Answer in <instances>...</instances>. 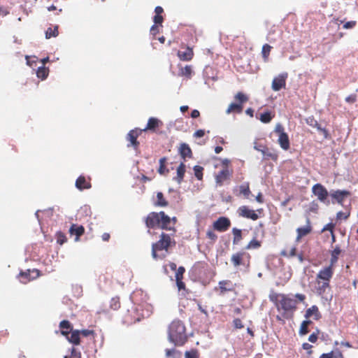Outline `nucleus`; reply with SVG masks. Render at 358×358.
Returning <instances> with one entry per match:
<instances>
[{"label": "nucleus", "instance_id": "obj_37", "mask_svg": "<svg viewBox=\"0 0 358 358\" xmlns=\"http://www.w3.org/2000/svg\"><path fill=\"white\" fill-rule=\"evenodd\" d=\"M275 115L270 111H266L260 114L259 120L263 123H269L274 117Z\"/></svg>", "mask_w": 358, "mask_h": 358}, {"label": "nucleus", "instance_id": "obj_14", "mask_svg": "<svg viewBox=\"0 0 358 358\" xmlns=\"http://www.w3.org/2000/svg\"><path fill=\"white\" fill-rule=\"evenodd\" d=\"M287 76V73H283L275 77L271 84L272 90L275 92H278L282 88H285Z\"/></svg>", "mask_w": 358, "mask_h": 358}, {"label": "nucleus", "instance_id": "obj_41", "mask_svg": "<svg viewBox=\"0 0 358 358\" xmlns=\"http://www.w3.org/2000/svg\"><path fill=\"white\" fill-rule=\"evenodd\" d=\"M49 73V69L45 66L38 67L36 71V75L38 78L42 80L45 79Z\"/></svg>", "mask_w": 358, "mask_h": 358}, {"label": "nucleus", "instance_id": "obj_34", "mask_svg": "<svg viewBox=\"0 0 358 358\" xmlns=\"http://www.w3.org/2000/svg\"><path fill=\"white\" fill-rule=\"evenodd\" d=\"M141 320V317H134L133 315H124V317L122 320V322L124 324L129 325L133 323H136V322H140Z\"/></svg>", "mask_w": 358, "mask_h": 358}, {"label": "nucleus", "instance_id": "obj_9", "mask_svg": "<svg viewBox=\"0 0 358 358\" xmlns=\"http://www.w3.org/2000/svg\"><path fill=\"white\" fill-rule=\"evenodd\" d=\"M141 134L142 130L138 128L129 131L126 136L127 141L129 142L127 147H132L135 150H137L140 145L137 138Z\"/></svg>", "mask_w": 358, "mask_h": 358}, {"label": "nucleus", "instance_id": "obj_55", "mask_svg": "<svg viewBox=\"0 0 358 358\" xmlns=\"http://www.w3.org/2000/svg\"><path fill=\"white\" fill-rule=\"evenodd\" d=\"M334 227H335V224L332 223V222H329L328 224H327L322 229V231H329L331 234H332V232H334Z\"/></svg>", "mask_w": 358, "mask_h": 358}, {"label": "nucleus", "instance_id": "obj_13", "mask_svg": "<svg viewBox=\"0 0 358 358\" xmlns=\"http://www.w3.org/2000/svg\"><path fill=\"white\" fill-rule=\"evenodd\" d=\"M231 224V221L228 217H220L213 222V227L214 230L220 232H224L229 229Z\"/></svg>", "mask_w": 358, "mask_h": 358}, {"label": "nucleus", "instance_id": "obj_11", "mask_svg": "<svg viewBox=\"0 0 358 358\" xmlns=\"http://www.w3.org/2000/svg\"><path fill=\"white\" fill-rule=\"evenodd\" d=\"M334 273V268L331 266H327L319 271L315 279L322 281L328 282L330 284L331 279L332 278Z\"/></svg>", "mask_w": 358, "mask_h": 358}, {"label": "nucleus", "instance_id": "obj_51", "mask_svg": "<svg viewBox=\"0 0 358 358\" xmlns=\"http://www.w3.org/2000/svg\"><path fill=\"white\" fill-rule=\"evenodd\" d=\"M319 210V204L315 201H313L309 203L308 211L313 213H317Z\"/></svg>", "mask_w": 358, "mask_h": 358}, {"label": "nucleus", "instance_id": "obj_12", "mask_svg": "<svg viewBox=\"0 0 358 358\" xmlns=\"http://www.w3.org/2000/svg\"><path fill=\"white\" fill-rule=\"evenodd\" d=\"M250 255L243 252H238L232 255L231 262L235 267L241 265L249 264Z\"/></svg>", "mask_w": 358, "mask_h": 358}, {"label": "nucleus", "instance_id": "obj_3", "mask_svg": "<svg viewBox=\"0 0 358 358\" xmlns=\"http://www.w3.org/2000/svg\"><path fill=\"white\" fill-rule=\"evenodd\" d=\"M269 299L275 304L279 310L293 312L296 310L298 304L296 299L283 294L272 293L269 295Z\"/></svg>", "mask_w": 358, "mask_h": 358}, {"label": "nucleus", "instance_id": "obj_42", "mask_svg": "<svg viewBox=\"0 0 358 358\" xmlns=\"http://www.w3.org/2000/svg\"><path fill=\"white\" fill-rule=\"evenodd\" d=\"M166 158L162 157L159 159V167L158 169V172L161 175L166 174L169 172V170L166 167Z\"/></svg>", "mask_w": 358, "mask_h": 358}, {"label": "nucleus", "instance_id": "obj_20", "mask_svg": "<svg viewBox=\"0 0 358 358\" xmlns=\"http://www.w3.org/2000/svg\"><path fill=\"white\" fill-rule=\"evenodd\" d=\"M90 180V178H86L85 176H80L76 180V188L80 191L91 188L92 185Z\"/></svg>", "mask_w": 358, "mask_h": 358}, {"label": "nucleus", "instance_id": "obj_59", "mask_svg": "<svg viewBox=\"0 0 358 358\" xmlns=\"http://www.w3.org/2000/svg\"><path fill=\"white\" fill-rule=\"evenodd\" d=\"M330 352L333 353V358H343L342 352L338 349L332 350Z\"/></svg>", "mask_w": 358, "mask_h": 358}, {"label": "nucleus", "instance_id": "obj_6", "mask_svg": "<svg viewBox=\"0 0 358 358\" xmlns=\"http://www.w3.org/2000/svg\"><path fill=\"white\" fill-rule=\"evenodd\" d=\"M312 193L321 202L328 206L330 201L328 199L329 195L327 189L320 183H316L312 187Z\"/></svg>", "mask_w": 358, "mask_h": 358}, {"label": "nucleus", "instance_id": "obj_8", "mask_svg": "<svg viewBox=\"0 0 358 358\" xmlns=\"http://www.w3.org/2000/svg\"><path fill=\"white\" fill-rule=\"evenodd\" d=\"M332 201V203L335 202L343 206L346 198L351 196V192L346 189L331 190L329 194Z\"/></svg>", "mask_w": 358, "mask_h": 358}, {"label": "nucleus", "instance_id": "obj_52", "mask_svg": "<svg viewBox=\"0 0 358 358\" xmlns=\"http://www.w3.org/2000/svg\"><path fill=\"white\" fill-rule=\"evenodd\" d=\"M350 211H348V212H342V211H339L336 213V219L337 220H347L348 219V217H350Z\"/></svg>", "mask_w": 358, "mask_h": 358}, {"label": "nucleus", "instance_id": "obj_2", "mask_svg": "<svg viewBox=\"0 0 358 358\" xmlns=\"http://www.w3.org/2000/svg\"><path fill=\"white\" fill-rule=\"evenodd\" d=\"M168 340L175 346H182L187 341L186 329L182 322L173 321L169 327Z\"/></svg>", "mask_w": 358, "mask_h": 358}, {"label": "nucleus", "instance_id": "obj_7", "mask_svg": "<svg viewBox=\"0 0 358 358\" xmlns=\"http://www.w3.org/2000/svg\"><path fill=\"white\" fill-rule=\"evenodd\" d=\"M274 131L278 136V143L280 148L284 150H288L290 148V142L288 134L285 131L284 127L280 124H278Z\"/></svg>", "mask_w": 358, "mask_h": 358}, {"label": "nucleus", "instance_id": "obj_31", "mask_svg": "<svg viewBox=\"0 0 358 358\" xmlns=\"http://www.w3.org/2000/svg\"><path fill=\"white\" fill-rule=\"evenodd\" d=\"M185 173V165L183 162H181L177 168V176L176 180L178 183H181L183 180Z\"/></svg>", "mask_w": 358, "mask_h": 358}, {"label": "nucleus", "instance_id": "obj_21", "mask_svg": "<svg viewBox=\"0 0 358 358\" xmlns=\"http://www.w3.org/2000/svg\"><path fill=\"white\" fill-rule=\"evenodd\" d=\"M69 231L71 235L76 236L75 241H78L80 240V237L85 233V228L82 225L72 224Z\"/></svg>", "mask_w": 358, "mask_h": 358}, {"label": "nucleus", "instance_id": "obj_19", "mask_svg": "<svg viewBox=\"0 0 358 358\" xmlns=\"http://www.w3.org/2000/svg\"><path fill=\"white\" fill-rule=\"evenodd\" d=\"M231 174V170L230 171L227 167H224L215 176L216 183L220 186L222 185L224 181L229 179Z\"/></svg>", "mask_w": 358, "mask_h": 358}, {"label": "nucleus", "instance_id": "obj_28", "mask_svg": "<svg viewBox=\"0 0 358 358\" xmlns=\"http://www.w3.org/2000/svg\"><path fill=\"white\" fill-rule=\"evenodd\" d=\"M61 333L62 335L66 336L69 335L70 332L73 330L71 323L67 320H63L59 324Z\"/></svg>", "mask_w": 358, "mask_h": 358}, {"label": "nucleus", "instance_id": "obj_1", "mask_svg": "<svg viewBox=\"0 0 358 358\" xmlns=\"http://www.w3.org/2000/svg\"><path fill=\"white\" fill-rule=\"evenodd\" d=\"M164 230L171 231L170 234L162 232L159 240L152 245V257L155 259H164L169 254L170 250L176 247L175 234L176 233V224L178 222L176 217H170L163 213Z\"/></svg>", "mask_w": 358, "mask_h": 358}, {"label": "nucleus", "instance_id": "obj_48", "mask_svg": "<svg viewBox=\"0 0 358 358\" xmlns=\"http://www.w3.org/2000/svg\"><path fill=\"white\" fill-rule=\"evenodd\" d=\"M57 243L62 245L67 241V238L65 234L62 231H58L56 234Z\"/></svg>", "mask_w": 358, "mask_h": 358}, {"label": "nucleus", "instance_id": "obj_5", "mask_svg": "<svg viewBox=\"0 0 358 358\" xmlns=\"http://www.w3.org/2000/svg\"><path fill=\"white\" fill-rule=\"evenodd\" d=\"M163 213H165L164 211L150 213L145 218L146 227L149 229L159 228L164 230Z\"/></svg>", "mask_w": 358, "mask_h": 358}, {"label": "nucleus", "instance_id": "obj_30", "mask_svg": "<svg viewBox=\"0 0 358 358\" xmlns=\"http://www.w3.org/2000/svg\"><path fill=\"white\" fill-rule=\"evenodd\" d=\"M296 241H299L302 237L307 236L311 232V227L310 225H307L304 227H299L296 229Z\"/></svg>", "mask_w": 358, "mask_h": 358}, {"label": "nucleus", "instance_id": "obj_39", "mask_svg": "<svg viewBox=\"0 0 358 358\" xmlns=\"http://www.w3.org/2000/svg\"><path fill=\"white\" fill-rule=\"evenodd\" d=\"M232 234L234 235L233 244L237 245L242 240V231L237 228H233Z\"/></svg>", "mask_w": 358, "mask_h": 358}, {"label": "nucleus", "instance_id": "obj_22", "mask_svg": "<svg viewBox=\"0 0 358 358\" xmlns=\"http://www.w3.org/2000/svg\"><path fill=\"white\" fill-rule=\"evenodd\" d=\"M179 153L183 159L192 157V151L188 144L182 143L179 147Z\"/></svg>", "mask_w": 358, "mask_h": 358}, {"label": "nucleus", "instance_id": "obj_61", "mask_svg": "<svg viewBox=\"0 0 358 358\" xmlns=\"http://www.w3.org/2000/svg\"><path fill=\"white\" fill-rule=\"evenodd\" d=\"M273 317L275 318L276 320L284 322L285 319H288L289 315H272Z\"/></svg>", "mask_w": 358, "mask_h": 358}, {"label": "nucleus", "instance_id": "obj_35", "mask_svg": "<svg viewBox=\"0 0 358 358\" xmlns=\"http://www.w3.org/2000/svg\"><path fill=\"white\" fill-rule=\"evenodd\" d=\"M168 204H169V203L164 198L163 193L161 192H157V201L155 203V205L157 206H160V207H166L168 206Z\"/></svg>", "mask_w": 358, "mask_h": 358}, {"label": "nucleus", "instance_id": "obj_16", "mask_svg": "<svg viewBox=\"0 0 358 358\" xmlns=\"http://www.w3.org/2000/svg\"><path fill=\"white\" fill-rule=\"evenodd\" d=\"M39 274L40 272L37 269H28L26 271H21L19 274L20 281L24 284H26L30 280L38 277Z\"/></svg>", "mask_w": 358, "mask_h": 358}, {"label": "nucleus", "instance_id": "obj_60", "mask_svg": "<svg viewBox=\"0 0 358 358\" xmlns=\"http://www.w3.org/2000/svg\"><path fill=\"white\" fill-rule=\"evenodd\" d=\"M159 32V29L157 24H153L150 28V34L153 36H156Z\"/></svg>", "mask_w": 358, "mask_h": 358}, {"label": "nucleus", "instance_id": "obj_53", "mask_svg": "<svg viewBox=\"0 0 358 358\" xmlns=\"http://www.w3.org/2000/svg\"><path fill=\"white\" fill-rule=\"evenodd\" d=\"M185 272V269L183 266H180L176 273V279H182L183 274Z\"/></svg>", "mask_w": 358, "mask_h": 358}, {"label": "nucleus", "instance_id": "obj_36", "mask_svg": "<svg viewBox=\"0 0 358 358\" xmlns=\"http://www.w3.org/2000/svg\"><path fill=\"white\" fill-rule=\"evenodd\" d=\"M192 73V66L189 65H186L184 67H180L179 69V76H185L186 78H190Z\"/></svg>", "mask_w": 358, "mask_h": 358}, {"label": "nucleus", "instance_id": "obj_33", "mask_svg": "<svg viewBox=\"0 0 358 358\" xmlns=\"http://www.w3.org/2000/svg\"><path fill=\"white\" fill-rule=\"evenodd\" d=\"M272 50V46L266 43L262 48V56L264 62H268L269 55Z\"/></svg>", "mask_w": 358, "mask_h": 358}, {"label": "nucleus", "instance_id": "obj_54", "mask_svg": "<svg viewBox=\"0 0 358 358\" xmlns=\"http://www.w3.org/2000/svg\"><path fill=\"white\" fill-rule=\"evenodd\" d=\"M71 358H81V352L74 347L71 349Z\"/></svg>", "mask_w": 358, "mask_h": 358}, {"label": "nucleus", "instance_id": "obj_27", "mask_svg": "<svg viewBox=\"0 0 358 358\" xmlns=\"http://www.w3.org/2000/svg\"><path fill=\"white\" fill-rule=\"evenodd\" d=\"M341 253V250L340 246L336 245L334 249L331 252V259H330V264L329 266H331L334 268L335 264L338 262V256Z\"/></svg>", "mask_w": 358, "mask_h": 358}, {"label": "nucleus", "instance_id": "obj_43", "mask_svg": "<svg viewBox=\"0 0 358 358\" xmlns=\"http://www.w3.org/2000/svg\"><path fill=\"white\" fill-rule=\"evenodd\" d=\"M261 245H262L261 241L257 240L256 238H253L246 245L245 249H247V250L257 249V248H260Z\"/></svg>", "mask_w": 358, "mask_h": 358}, {"label": "nucleus", "instance_id": "obj_62", "mask_svg": "<svg viewBox=\"0 0 358 358\" xmlns=\"http://www.w3.org/2000/svg\"><path fill=\"white\" fill-rule=\"evenodd\" d=\"M176 280L179 290L185 289V284L182 282V279H176Z\"/></svg>", "mask_w": 358, "mask_h": 358}, {"label": "nucleus", "instance_id": "obj_56", "mask_svg": "<svg viewBox=\"0 0 358 358\" xmlns=\"http://www.w3.org/2000/svg\"><path fill=\"white\" fill-rule=\"evenodd\" d=\"M80 334L85 337H87L91 335L93 336L94 334V331L90 329H83L80 331Z\"/></svg>", "mask_w": 358, "mask_h": 358}, {"label": "nucleus", "instance_id": "obj_25", "mask_svg": "<svg viewBox=\"0 0 358 358\" xmlns=\"http://www.w3.org/2000/svg\"><path fill=\"white\" fill-rule=\"evenodd\" d=\"M263 154L264 158L265 159H272L273 161H277L278 158V152L271 150L268 148H264L263 150H259Z\"/></svg>", "mask_w": 358, "mask_h": 358}, {"label": "nucleus", "instance_id": "obj_40", "mask_svg": "<svg viewBox=\"0 0 358 358\" xmlns=\"http://www.w3.org/2000/svg\"><path fill=\"white\" fill-rule=\"evenodd\" d=\"M311 323L312 322L308 320L303 321L300 327L299 334L301 336L307 334L309 332L308 325Z\"/></svg>", "mask_w": 358, "mask_h": 358}, {"label": "nucleus", "instance_id": "obj_18", "mask_svg": "<svg viewBox=\"0 0 358 358\" xmlns=\"http://www.w3.org/2000/svg\"><path fill=\"white\" fill-rule=\"evenodd\" d=\"M314 289L317 294L324 296L331 289L330 284L328 282H322L315 279Z\"/></svg>", "mask_w": 358, "mask_h": 358}, {"label": "nucleus", "instance_id": "obj_47", "mask_svg": "<svg viewBox=\"0 0 358 358\" xmlns=\"http://www.w3.org/2000/svg\"><path fill=\"white\" fill-rule=\"evenodd\" d=\"M193 169L195 177L199 180H202L203 168L201 166L196 165L194 166Z\"/></svg>", "mask_w": 358, "mask_h": 358}, {"label": "nucleus", "instance_id": "obj_32", "mask_svg": "<svg viewBox=\"0 0 358 358\" xmlns=\"http://www.w3.org/2000/svg\"><path fill=\"white\" fill-rule=\"evenodd\" d=\"M166 358H181V352L177 350L175 348L165 350Z\"/></svg>", "mask_w": 358, "mask_h": 358}, {"label": "nucleus", "instance_id": "obj_29", "mask_svg": "<svg viewBox=\"0 0 358 358\" xmlns=\"http://www.w3.org/2000/svg\"><path fill=\"white\" fill-rule=\"evenodd\" d=\"M163 12H164V9L161 6H157L155 8V15L153 17V21H154L155 24L162 25V24L164 21V17L162 15Z\"/></svg>", "mask_w": 358, "mask_h": 358}, {"label": "nucleus", "instance_id": "obj_17", "mask_svg": "<svg viewBox=\"0 0 358 358\" xmlns=\"http://www.w3.org/2000/svg\"><path fill=\"white\" fill-rule=\"evenodd\" d=\"M163 126V122L157 117H150L148 119L146 127L141 129L143 131H151L152 133H157L159 127Z\"/></svg>", "mask_w": 358, "mask_h": 358}, {"label": "nucleus", "instance_id": "obj_63", "mask_svg": "<svg viewBox=\"0 0 358 358\" xmlns=\"http://www.w3.org/2000/svg\"><path fill=\"white\" fill-rule=\"evenodd\" d=\"M205 135V131L203 129H199L196 131L194 134V137L198 138H201Z\"/></svg>", "mask_w": 358, "mask_h": 358}, {"label": "nucleus", "instance_id": "obj_23", "mask_svg": "<svg viewBox=\"0 0 358 358\" xmlns=\"http://www.w3.org/2000/svg\"><path fill=\"white\" fill-rule=\"evenodd\" d=\"M177 55L182 61H190L194 57V52L192 48L187 47L185 51L179 50Z\"/></svg>", "mask_w": 358, "mask_h": 358}, {"label": "nucleus", "instance_id": "obj_10", "mask_svg": "<svg viewBox=\"0 0 358 358\" xmlns=\"http://www.w3.org/2000/svg\"><path fill=\"white\" fill-rule=\"evenodd\" d=\"M236 285L229 280H221L218 286L215 287V291L220 296H224L227 292H234Z\"/></svg>", "mask_w": 358, "mask_h": 358}, {"label": "nucleus", "instance_id": "obj_58", "mask_svg": "<svg viewBox=\"0 0 358 358\" xmlns=\"http://www.w3.org/2000/svg\"><path fill=\"white\" fill-rule=\"evenodd\" d=\"M357 24V22L355 20L347 22L343 24V28L345 29H352Z\"/></svg>", "mask_w": 358, "mask_h": 358}, {"label": "nucleus", "instance_id": "obj_44", "mask_svg": "<svg viewBox=\"0 0 358 358\" xmlns=\"http://www.w3.org/2000/svg\"><path fill=\"white\" fill-rule=\"evenodd\" d=\"M110 307L114 311L119 310L120 308V298L117 296L112 298L110 302Z\"/></svg>", "mask_w": 358, "mask_h": 358}, {"label": "nucleus", "instance_id": "obj_38", "mask_svg": "<svg viewBox=\"0 0 358 358\" xmlns=\"http://www.w3.org/2000/svg\"><path fill=\"white\" fill-rule=\"evenodd\" d=\"M59 34L58 26L55 25L53 27H48L45 31V38H50L52 37H56Z\"/></svg>", "mask_w": 358, "mask_h": 358}, {"label": "nucleus", "instance_id": "obj_50", "mask_svg": "<svg viewBox=\"0 0 358 358\" xmlns=\"http://www.w3.org/2000/svg\"><path fill=\"white\" fill-rule=\"evenodd\" d=\"M206 238L209 239L212 243H215L217 239V234L212 229H208L206 231Z\"/></svg>", "mask_w": 358, "mask_h": 358}, {"label": "nucleus", "instance_id": "obj_46", "mask_svg": "<svg viewBox=\"0 0 358 358\" xmlns=\"http://www.w3.org/2000/svg\"><path fill=\"white\" fill-rule=\"evenodd\" d=\"M280 255L287 258L293 257L296 255V248L292 247L289 252L284 250L281 251Z\"/></svg>", "mask_w": 358, "mask_h": 358}, {"label": "nucleus", "instance_id": "obj_57", "mask_svg": "<svg viewBox=\"0 0 358 358\" xmlns=\"http://www.w3.org/2000/svg\"><path fill=\"white\" fill-rule=\"evenodd\" d=\"M357 101V95L355 94H352L348 96L345 98V101L349 103H354Z\"/></svg>", "mask_w": 358, "mask_h": 358}, {"label": "nucleus", "instance_id": "obj_26", "mask_svg": "<svg viewBox=\"0 0 358 358\" xmlns=\"http://www.w3.org/2000/svg\"><path fill=\"white\" fill-rule=\"evenodd\" d=\"M70 333V336L69 335L66 336L68 341L75 345H79L80 343V330H72Z\"/></svg>", "mask_w": 358, "mask_h": 358}, {"label": "nucleus", "instance_id": "obj_45", "mask_svg": "<svg viewBox=\"0 0 358 358\" xmlns=\"http://www.w3.org/2000/svg\"><path fill=\"white\" fill-rule=\"evenodd\" d=\"M307 123L309 124L310 126L317 128L318 131L323 133L324 135L327 134V131L324 128H322L320 124L315 120L311 119L310 122L307 120Z\"/></svg>", "mask_w": 358, "mask_h": 358}, {"label": "nucleus", "instance_id": "obj_64", "mask_svg": "<svg viewBox=\"0 0 358 358\" xmlns=\"http://www.w3.org/2000/svg\"><path fill=\"white\" fill-rule=\"evenodd\" d=\"M234 324L235 328H236V329H241L243 327V326L242 324V322L240 319H235L234 320Z\"/></svg>", "mask_w": 358, "mask_h": 358}, {"label": "nucleus", "instance_id": "obj_24", "mask_svg": "<svg viewBox=\"0 0 358 358\" xmlns=\"http://www.w3.org/2000/svg\"><path fill=\"white\" fill-rule=\"evenodd\" d=\"M234 192L238 191V193L236 194V196L243 195L246 199H248L251 194L248 182H245L241 185L240 186L234 189Z\"/></svg>", "mask_w": 358, "mask_h": 358}, {"label": "nucleus", "instance_id": "obj_4", "mask_svg": "<svg viewBox=\"0 0 358 358\" xmlns=\"http://www.w3.org/2000/svg\"><path fill=\"white\" fill-rule=\"evenodd\" d=\"M235 102L231 103L226 110L227 114H240L243 110V104L248 101L249 97L242 92H237L234 96Z\"/></svg>", "mask_w": 358, "mask_h": 358}, {"label": "nucleus", "instance_id": "obj_15", "mask_svg": "<svg viewBox=\"0 0 358 358\" xmlns=\"http://www.w3.org/2000/svg\"><path fill=\"white\" fill-rule=\"evenodd\" d=\"M238 215L242 217L250 219L252 220H257L259 218V215L254 210H251L247 206H241L237 210Z\"/></svg>", "mask_w": 358, "mask_h": 358}, {"label": "nucleus", "instance_id": "obj_49", "mask_svg": "<svg viewBox=\"0 0 358 358\" xmlns=\"http://www.w3.org/2000/svg\"><path fill=\"white\" fill-rule=\"evenodd\" d=\"M185 358H199V354L197 350L192 349L185 352Z\"/></svg>", "mask_w": 358, "mask_h": 358}]
</instances>
